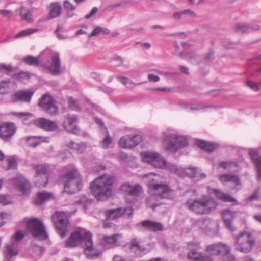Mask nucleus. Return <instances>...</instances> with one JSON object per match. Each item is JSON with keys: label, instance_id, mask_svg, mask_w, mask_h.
<instances>
[{"label": "nucleus", "instance_id": "6ab92c4d", "mask_svg": "<svg viewBox=\"0 0 261 261\" xmlns=\"http://www.w3.org/2000/svg\"><path fill=\"white\" fill-rule=\"evenodd\" d=\"M14 187L23 194H28L30 192L29 184L27 179L21 175H17L12 179Z\"/></svg>", "mask_w": 261, "mask_h": 261}, {"label": "nucleus", "instance_id": "603ef678", "mask_svg": "<svg viewBox=\"0 0 261 261\" xmlns=\"http://www.w3.org/2000/svg\"><path fill=\"white\" fill-rule=\"evenodd\" d=\"M11 202V198L10 196L7 195H0V204L6 205Z\"/></svg>", "mask_w": 261, "mask_h": 261}, {"label": "nucleus", "instance_id": "f257e3e1", "mask_svg": "<svg viewBox=\"0 0 261 261\" xmlns=\"http://www.w3.org/2000/svg\"><path fill=\"white\" fill-rule=\"evenodd\" d=\"M81 244L83 245L85 254L89 259L95 258L100 254L93 246L92 234L83 229H79L72 233L65 241V245L66 247L72 248Z\"/></svg>", "mask_w": 261, "mask_h": 261}, {"label": "nucleus", "instance_id": "79ce46f5", "mask_svg": "<svg viewBox=\"0 0 261 261\" xmlns=\"http://www.w3.org/2000/svg\"><path fill=\"white\" fill-rule=\"evenodd\" d=\"M21 223L25 224L27 230L33 235V217L25 218Z\"/></svg>", "mask_w": 261, "mask_h": 261}, {"label": "nucleus", "instance_id": "052dcab7", "mask_svg": "<svg viewBox=\"0 0 261 261\" xmlns=\"http://www.w3.org/2000/svg\"><path fill=\"white\" fill-rule=\"evenodd\" d=\"M246 85L254 91H256L259 89L257 84L254 82L248 81L246 82Z\"/></svg>", "mask_w": 261, "mask_h": 261}, {"label": "nucleus", "instance_id": "a19ab883", "mask_svg": "<svg viewBox=\"0 0 261 261\" xmlns=\"http://www.w3.org/2000/svg\"><path fill=\"white\" fill-rule=\"evenodd\" d=\"M20 15L22 19L27 22H30L31 20V13L27 9L22 7L20 9Z\"/></svg>", "mask_w": 261, "mask_h": 261}, {"label": "nucleus", "instance_id": "bb28decb", "mask_svg": "<svg viewBox=\"0 0 261 261\" xmlns=\"http://www.w3.org/2000/svg\"><path fill=\"white\" fill-rule=\"evenodd\" d=\"M32 92L20 91L15 92L12 97L14 102H29L31 100Z\"/></svg>", "mask_w": 261, "mask_h": 261}, {"label": "nucleus", "instance_id": "b1692460", "mask_svg": "<svg viewBox=\"0 0 261 261\" xmlns=\"http://www.w3.org/2000/svg\"><path fill=\"white\" fill-rule=\"evenodd\" d=\"M249 154L256 167L258 180L261 181V156L256 150L249 149Z\"/></svg>", "mask_w": 261, "mask_h": 261}, {"label": "nucleus", "instance_id": "9d476101", "mask_svg": "<svg viewBox=\"0 0 261 261\" xmlns=\"http://www.w3.org/2000/svg\"><path fill=\"white\" fill-rule=\"evenodd\" d=\"M45 54L48 55L50 61L43 65L44 69L53 75H58L61 72V60L58 53L52 52L49 50L45 51Z\"/></svg>", "mask_w": 261, "mask_h": 261}, {"label": "nucleus", "instance_id": "423d86ee", "mask_svg": "<svg viewBox=\"0 0 261 261\" xmlns=\"http://www.w3.org/2000/svg\"><path fill=\"white\" fill-rule=\"evenodd\" d=\"M255 243L253 236L249 232L243 231L236 236L234 246L236 250L247 253L251 251Z\"/></svg>", "mask_w": 261, "mask_h": 261}, {"label": "nucleus", "instance_id": "f704fd0d", "mask_svg": "<svg viewBox=\"0 0 261 261\" xmlns=\"http://www.w3.org/2000/svg\"><path fill=\"white\" fill-rule=\"evenodd\" d=\"M220 180L222 182H231L235 185H240V180L238 177L234 175L224 174L220 177Z\"/></svg>", "mask_w": 261, "mask_h": 261}, {"label": "nucleus", "instance_id": "4be33fe9", "mask_svg": "<svg viewBox=\"0 0 261 261\" xmlns=\"http://www.w3.org/2000/svg\"><path fill=\"white\" fill-rule=\"evenodd\" d=\"M16 130V127L13 123H4L0 125V138L7 140L11 138Z\"/></svg>", "mask_w": 261, "mask_h": 261}, {"label": "nucleus", "instance_id": "393cba45", "mask_svg": "<svg viewBox=\"0 0 261 261\" xmlns=\"http://www.w3.org/2000/svg\"><path fill=\"white\" fill-rule=\"evenodd\" d=\"M18 246L16 244L9 242L7 243L4 251L6 259L8 261H10L13 257L16 256L18 252Z\"/></svg>", "mask_w": 261, "mask_h": 261}, {"label": "nucleus", "instance_id": "774afa93", "mask_svg": "<svg viewBox=\"0 0 261 261\" xmlns=\"http://www.w3.org/2000/svg\"><path fill=\"white\" fill-rule=\"evenodd\" d=\"M114 61L116 62V65L118 66L123 65V59L119 56H116L114 57Z\"/></svg>", "mask_w": 261, "mask_h": 261}, {"label": "nucleus", "instance_id": "37998d69", "mask_svg": "<svg viewBox=\"0 0 261 261\" xmlns=\"http://www.w3.org/2000/svg\"><path fill=\"white\" fill-rule=\"evenodd\" d=\"M201 255V254L195 251L190 250V252L188 254L187 257L189 259L193 261H200Z\"/></svg>", "mask_w": 261, "mask_h": 261}, {"label": "nucleus", "instance_id": "6e6d98bb", "mask_svg": "<svg viewBox=\"0 0 261 261\" xmlns=\"http://www.w3.org/2000/svg\"><path fill=\"white\" fill-rule=\"evenodd\" d=\"M184 15L190 18H194L198 17L197 13L190 9L183 10Z\"/></svg>", "mask_w": 261, "mask_h": 261}, {"label": "nucleus", "instance_id": "864d4df0", "mask_svg": "<svg viewBox=\"0 0 261 261\" xmlns=\"http://www.w3.org/2000/svg\"><path fill=\"white\" fill-rule=\"evenodd\" d=\"M129 3L128 0H121L120 2L113 4L110 6L111 8H123L126 7Z\"/></svg>", "mask_w": 261, "mask_h": 261}, {"label": "nucleus", "instance_id": "49530a36", "mask_svg": "<svg viewBox=\"0 0 261 261\" xmlns=\"http://www.w3.org/2000/svg\"><path fill=\"white\" fill-rule=\"evenodd\" d=\"M13 77L18 81H23L26 79H29L30 78V75L28 72H21L19 73L15 74L13 75Z\"/></svg>", "mask_w": 261, "mask_h": 261}, {"label": "nucleus", "instance_id": "338daca9", "mask_svg": "<svg viewBox=\"0 0 261 261\" xmlns=\"http://www.w3.org/2000/svg\"><path fill=\"white\" fill-rule=\"evenodd\" d=\"M258 194L259 189H257V190H255L252 194H251L249 197H248V200L249 201H251L255 199H257L258 198Z\"/></svg>", "mask_w": 261, "mask_h": 261}, {"label": "nucleus", "instance_id": "7ed1b4c3", "mask_svg": "<svg viewBox=\"0 0 261 261\" xmlns=\"http://www.w3.org/2000/svg\"><path fill=\"white\" fill-rule=\"evenodd\" d=\"M114 177L109 174L101 175L90 184V191L96 199L104 201L109 198L112 193Z\"/></svg>", "mask_w": 261, "mask_h": 261}, {"label": "nucleus", "instance_id": "412c9836", "mask_svg": "<svg viewBox=\"0 0 261 261\" xmlns=\"http://www.w3.org/2000/svg\"><path fill=\"white\" fill-rule=\"evenodd\" d=\"M121 189L126 195L133 198L139 196L142 193V187L138 184L125 183L122 186Z\"/></svg>", "mask_w": 261, "mask_h": 261}, {"label": "nucleus", "instance_id": "f8f14e48", "mask_svg": "<svg viewBox=\"0 0 261 261\" xmlns=\"http://www.w3.org/2000/svg\"><path fill=\"white\" fill-rule=\"evenodd\" d=\"M55 216L57 218L55 225L58 233L61 237L64 238L69 231L67 215L64 212H58L56 213Z\"/></svg>", "mask_w": 261, "mask_h": 261}, {"label": "nucleus", "instance_id": "a211bd4d", "mask_svg": "<svg viewBox=\"0 0 261 261\" xmlns=\"http://www.w3.org/2000/svg\"><path fill=\"white\" fill-rule=\"evenodd\" d=\"M34 124L38 128L45 130L53 132L58 128V125L56 121L44 118H39L34 120Z\"/></svg>", "mask_w": 261, "mask_h": 261}, {"label": "nucleus", "instance_id": "f3484780", "mask_svg": "<svg viewBox=\"0 0 261 261\" xmlns=\"http://www.w3.org/2000/svg\"><path fill=\"white\" fill-rule=\"evenodd\" d=\"M48 237L43 222L38 219L34 218V238L38 240H44Z\"/></svg>", "mask_w": 261, "mask_h": 261}, {"label": "nucleus", "instance_id": "4d7b16f0", "mask_svg": "<svg viewBox=\"0 0 261 261\" xmlns=\"http://www.w3.org/2000/svg\"><path fill=\"white\" fill-rule=\"evenodd\" d=\"M188 247L190 250L195 251L200 248V243L196 241H192L188 244Z\"/></svg>", "mask_w": 261, "mask_h": 261}, {"label": "nucleus", "instance_id": "39448f33", "mask_svg": "<svg viewBox=\"0 0 261 261\" xmlns=\"http://www.w3.org/2000/svg\"><path fill=\"white\" fill-rule=\"evenodd\" d=\"M187 145V139L183 136L171 133L164 134L163 145L166 150L174 152Z\"/></svg>", "mask_w": 261, "mask_h": 261}, {"label": "nucleus", "instance_id": "a878e982", "mask_svg": "<svg viewBox=\"0 0 261 261\" xmlns=\"http://www.w3.org/2000/svg\"><path fill=\"white\" fill-rule=\"evenodd\" d=\"M236 216V213L230 210H226L223 212L222 217L226 227L231 231L236 230L235 227L232 225L231 222Z\"/></svg>", "mask_w": 261, "mask_h": 261}, {"label": "nucleus", "instance_id": "2eb2a0df", "mask_svg": "<svg viewBox=\"0 0 261 261\" xmlns=\"http://www.w3.org/2000/svg\"><path fill=\"white\" fill-rule=\"evenodd\" d=\"M133 212L132 206L109 210L106 212V218L109 220H113L123 215L130 217L133 215Z\"/></svg>", "mask_w": 261, "mask_h": 261}, {"label": "nucleus", "instance_id": "7c9ffc66", "mask_svg": "<svg viewBox=\"0 0 261 261\" xmlns=\"http://www.w3.org/2000/svg\"><path fill=\"white\" fill-rule=\"evenodd\" d=\"M196 145L208 152H213L218 147V146L214 143L200 140H196Z\"/></svg>", "mask_w": 261, "mask_h": 261}, {"label": "nucleus", "instance_id": "e433bc0d", "mask_svg": "<svg viewBox=\"0 0 261 261\" xmlns=\"http://www.w3.org/2000/svg\"><path fill=\"white\" fill-rule=\"evenodd\" d=\"M25 235V232L18 230L11 236L10 242L18 246L19 242L24 238Z\"/></svg>", "mask_w": 261, "mask_h": 261}, {"label": "nucleus", "instance_id": "13d9d810", "mask_svg": "<svg viewBox=\"0 0 261 261\" xmlns=\"http://www.w3.org/2000/svg\"><path fill=\"white\" fill-rule=\"evenodd\" d=\"M186 107L192 110H198L202 108L201 105L196 103H188L186 105Z\"/></svg>", "mask_w": 261, "mask_h": 261}, {"label": "nucleus", "instance_id": "c03bdc74", "mask_svg": "<svg viewBox=\"0 0 261 261\" xmlns=\"http://www.w3.org/2000/svg\"><path fill=\"white\" fill-rule=\"evenodd\" d=\"M49 138L47 137L34 136V147L42 142H48Z\"/></svg>", "mask_w": 261, "mask_h": 261}, {"label": "nucleus", "instance_id": "9b49d317", "mask_svg": "<svg viewBox=\"0 0 261 261\" xmlns=\"http://www.w3.org/2000/svg\"><path fill=\"white\" fill-rule=\"evenodd\" d=\"M38 105L50 115L56 116L59 113L58 107L56 105L55 101L48 94L43 95L40 98Z\"/></svg>", "mask_w": 261, "mask_h": 261}, {"label": "nucleus", "instance_id": "72a5a7b5", "mask_svg": "<svg viewBox=\"0 0 261 261\" xmlns=\"http://www.w3.org/2000/svg\"><path fill=\"white\" fill-rule=\"evenodd\" d=\"M214 223L208 219L199 220L197 222L198 226L204 232H207L212 230Z\"/></svg>", "mask_w": 261, "mask_h": 261}, {"label": "nucleus", "instance_id": "ea45409f", "mask_svg": "<svg viewBox=\"0 0 261 261\" xmlns=\"http://www.w3.org/2000/svg\"><path fill=\"white\" fill-rule=\"evenodd\" d=\"M218 243L208 245L206 251L212 255H218Z\"/></svg>", "mask_w": 261, "mask_h": 261}, {"label": "nucleus", "instance_id": "473e14b6", "mask_svg": "<svg viewBox=\"0 0 261 261\" xmlns=\"http://www.w3.org/2000/svg\"><path fill=\"white\" fill-rule=\"evenodd\" d=\"M116 79L117 80L120 82L122 84L124 85L126 87L132 89L134 88L137 85H139L143 83H139L138 84H135L130 79H128V77L124 76H117L116 77Z\"/></svg>", "mask_w": 261, "mask_h": 261}, {"label": "nucleus", "instance_id": "69168bd1", "mask_svg": "<svg viewBox=\"0 0 261 261\" xmlns=\"http://www.w3.org/2000/svg\"><path fill=\"white\" fill-rule=\"evenodd\" d=\"M11 70L12 67L10 65H7L5 64H2L0 65V71H3L8 73L9 72L11 71Z\"/></svg>", "mask_w": 261, "mask_h": 261}, {"label": "nucleus", "instance_id": "09e8293b", "mask_svg": "<svg viewBox=\"0 0 261 261\" xmlns=\"http://www.w3.org/2000/svg\"><path fill=\"white\" fill-rule=\"evenodd\" d=\"M111 138L109 134H107V135L103 139L100 144L102 148L103 149H107L109 147V145L111 144Z\"/></svg>", "mask_w": 261, "mask_h": 261}, {"label": "nucleus", "instance_id": "c756f323", "mask_svg": "<svg viewBox=\"0 0 261 261\" xmlns=\"http://www.w3.org/2000/svg\"><path fill=\"white\" fill-rule=\"evenodd\" d=\"M48 9L49 10V17L50 19L57 17L62 12V7L58 2L51 3L48 7Z\"/></svg>", "mask_w": 261, "mask_h": 261}, {"label": "nucleus", "instance_id": "1a4fd4ad", "mask_svg": "<svg viewBox=\"0 0 261 261\" xmlns=\"http://www.w3.org/2000/svg\"><path fill=\"white\" fill-rule=\"evenodd\" d=\"M141 160L154 168L162 169L167 164L165 159L159 153L155 152L144 151L140 153Z\"/></svg>", "mask_w": 261, "mask_h": 261}, {"label": "nucleus", "instance_id": "0e129e2a", "mask_svg": "<svg viewBox=\"0 0 261 261\" xmlns=\"http://www.w3.org/2000/svg\"><path fill=\"white\" fill-rule=\"evenodd\" d=\"M44 251V249L39 245L34 244V253L35 252L37 255H41Z\"/></svg>", "mask_w": 261, "mask_h": 261}, {"label": "nucleus", "instance_id": "f03ea898", "mask_svg": "<svg viewBox=\"0 0 261 261\" xmlns=\"http://www.w3.org/2000/svg\"><path fill=\"white\" fill-rule=\"evenodd\" d=\"M148 182V191L151 196L147 198L148 206L154 208L157 204L152 202L154 199H171L173 197V191L166 184L157 183L159 176L154 174H148L145 176Z\"/></svg>", "mask_w": 261, "mask_h": 261}, {"label": "nucleus", "instance_id": "aec40b11", "mask_svg": "<svg viewBox=\"0 0 261 261\" xmlns=\"http://www.w3.org/2000/svg\"><path fill=\"white\" fill-rule=\"evenodd\" d=\"M136 227L140 231L146 229L153 232H156L161 231L163 229V226L161 223L150 220L142 221L136 225Z\"/></svg>", "mask_w": 261, "mask_h": 261}, {"label": "nucleus", "instance_id": "a18cd8bd", "mask_svg": "<svg viewBox=\"0 0 261 261\" xmlns=\"http://www.w3.org/2000/svg\"><path fill=\"white\" fill-rule=\"evenodd\" d=\"M91 203V200L86 196H82L78 201V204L83 207L85 209L88 208Z\"/></svg>", "mask_w": 261, "mask_h": 261}, {"label": "nucleus", "instance_id": "dca6fc26", "mask_svg": "<svg viewBox=\"0 0 261 261\" xmlns=\"http://www.w3.org/2000/svg\"><path fill=\"white\" fill-rule=\"evenodd\" d=\"M77 118L75 115H67L64 116V120L62 126L67 131L77 134L79 132V128L77 125Z\"/></svg>", "mask_w": 261, "mask_h": 261}, {"label": "nucleus", "instance_id": "5fc2aeb1", "mask_svg": "<svg viewBox=\"0 0 261 261\" xmlns=\"http://www.w3.org/2000/svg\"><path fill=\"white\" fill-rule=\"evenodd\" d=\"M219 166L223 169H227L237 166V164L234 162L231 161L221 162L220 163Z\"/></svg>", "mask_w": 261, "mask_h": 261}, {"label": "nucleus", "instance_id": "3c124183", "mask_svg": "<svg viewBox=\"0 0 261 261\" xmlns=\"http://www.w3.org/2000/svg\"><path fill=\"white\" fill-rule=\"evenodd\" d=\"M236 31L239 33H247L249 32V27L247 24H238L236 28Z\"/></svg>", "mask_w": 261, "mask_h": 261}, {"label": "nucleus", "instance_id": "e2e57ef3", "mask_svg": "<svg viewBox=\"0 0 261 261\" xmlns=\"http://www.w3.org/2000/svg\"><path fill=\"white\" fill-rule=\"evenodd\" d=\"M68 104L69 107L71 108L72 110H77V106L76 105V102L75 100H74L72 98H69L68 99Z\"/></svg>", "mask_w": 261, "mask_h": 261}, {"label": "nucleus", "instance_id": "6e6552de", "mask_svg": "<svg viewBox=\"0 0 261 261\" xmlns=\"http://www.w3.org/2000/svg\"><path fill=\"white\" fill-rule=\"evenodd\" d=\"M167 168L170 172L180 177L187 176L191 178H195L197 180L203 179L206 177L205 174L199 173L196 168L190 167L187 168H183L178 167L173 164H169L167 165Z\"/></svg>", "mask_w": 261, "mask_h": 261}, {"label": "nucleus", "instance_id": "680f3d73", "mask_svg": "<svg viewBox=\"0 0 261 261\" xmlns=\"http://www.w3.org/2000/svg\"><path fill=\"white\" fill-rule=\"evenodd\" d=\"M64 8L69 11H73L75 9V7L70 2L68 1H65L63 4Z\"/></svg>", "mask_w": 261, "mask_h": 261}, {"label": "nucleus", "instance_id": "4468645a", "mask_svg": "<svg viewBox=\"0 0 261 261\" xmlns=\"http://www.w3.org/2000/svg\"><path fill=\"white\" fill-rule=\"evenodd\" d=\"M48 167L45 165H38L35 167L36 176L35 177L36 184L38 186H45L48 182L47 173Z\"/></svg>", "mask_w": 261, "mask_h": 261}, {"label": "nucleus", "instance_id": "cd10ccee", "mask_svg": "<svg viewBox=\"0 0 261 261\" xmlns=\"http://www.w3.org/2000/svg\"><path fill=\"white\" fill-rule=\"evenodd\" d=\"M126 247L138 255H140L146 251V248L140 244L137 239L132 240L126 245Z\"/></svg>", "mask_w": 261, "mask_h": 261}, {"label": "nucleus", "instance_id": "bf43d9fd", "mask_svg": "<svg viewBox=\"0 0 261 261\" xmlns=\"http://www.w3.org/2000/svg\"><path fill=\"white\" fill-rule=\"evenodd\" d=\"M8 168L9 169H14L17 166V162L15 159L11 157L8 160Z\"/></svg>", "mask_w": 261, "mask_h": 261}, {"label": "nucleus", "instance_id": "58836bf2", "mask_svg": "<svg viewBox=\"0 0 261 261\" xmlns=\"http://www.w3.org/2000/svg\"><path fill=\"white\" fill-rule=\"evenodd\" d=\"M110 33V30L106 28H102L99 26L96 27L94 28L91 34L89 35V38L93 36L98 35L100 33L102 34H108Z\"/></svg>", "mask_w": 261, "mask_h": 261}, {"label": "nucleus", "instance_id": "5701e85b", "mask_svg": "<svg viewBox=\"0 0 261 261\" xmlns=\"http://www.w3.org/2000/svg\"><path fill=\"white\" fill-rule=\"evenodd\" d=\"M122 235L115 234L112 236H104L102 241L105 245L108 247H114L121 245L123 243Z\"/></svg>", "mask_w": 261, "mask_h": 261}, {"label": "nucleus", "instance_id": "de8ad7c7", "mask_svg": "<svg viewBox=\"0 0 261 261\" xmlns=\"http://www.w3.org/2000/svg\"><path fill=\"white\" fill-rule=\"evenodd\" d=\"M11 114L13 115L21 118L23 121L32 117V114L28 112H12Z\"/></svg>", "mask_w": 261, "mask_h": 261}, {"label": "nucleus", "instance_id": "2f4dec72", "mask_svg": "<svg viewBox=\"0 0 261 261\" xmlns=\"http://www.w3.org/2000/svg\"><path fill=\"white\" fill-rule=\"evenodd\" d=\"M66 146L69 149L76 151L79 153H83L86 148V145L85 143H76L72 141L67 143L66 144Z\"/></svg>", "mask_w": 261, "mask_h": 261}, {"label": "nucleus", "instance_id": "ddd939ff", "mask_svg": "<svg viewBox=\"0 0 261 261\" xmlns=\"http://www.w3.org/2000/svg\"><path fill=\"white\" fill-rule=\"evenodd\" d=\"M141 140L142 137L139 134L125 135L120 138L119 145L123 149H132L137 146Z\"/></svg>", "mask_w": 261, "mask_h": 261}, {"label": "nucleus", "instance_id": "20e7f679", "mask_svg": "<svg viewBox=\"0 0 261 261\" xmlns=\"http://www.w3.org/2000/svg\"><path fill=\"white\" fill-rule=\"evenodd\" d=\"M189 210L198 214H206L214 210L217 207L216 202L208 196H205L202 198L187 203Z\"/></svg>", "mask_w": 261, "mask_h": 261}, {"label": "nucleus", "instance_id": "c9c22d12", "mask_svg": "<svg viewBox=\"0 0 261 261\" xmlns=\"http://www.w3.org/2000/svg\"><path fill=\"white\" fill-rule=\"evenodd\" d=\"M214 192L216 196L219 199L223 200L224 201L233 202L236 201L235 199L231 197L229 195L225 194L220 191L215 189L214 190Z\"/></svg>", "mask_w": 261, "mask_h": 261}, {"label": "nucleus", "instance_id": "8fccbe9b", "mask_svg": "<svg viewBox=\"0 0 261 261\" xmlns=\"http://www.w3.org/2000/svg\"><path fill=\"white\" fill-rule=\"evenodd\" d=\"M33 33V29L29 28L25 30H23L17 34H16L14 36L15 38H18L19 37H24L28 35H30Z\"/></svg>", "mask_w": 261, "mask_h": 261}, {"label": "nucleus", "instance_id": "4c0bfd02", "mask_svg": "<svg viewBox=\"0 0 261 261\" xmlns=\"http://www.w3.org/2000/svg\"><path fill=\"white\" fill-rule=\"evenodd\" d=\"M218 255L224 256L231 251V248L225 244L218 243Z\"/></svg>", "mask_w": 261, "mask_h": 261}, {"label": "nucleus", "instance_id": "0eeeda50", "mask_svg": "<svg viewBox=\"0 0 261 261\" xmlns=\"http://www.w3.org/2000/svg\"><path fill=\"white\" fill-rule=\"evenodd\" d=\"M64 182V191L69 194H73L80 190L81 188V179L76 169L71 170L63 177Z\"/></svg>", "mask_w": 261, "mask_h": 261}, {"label": "nucleus", "instance_id": "c85d7f7f", "mask_svg": "<svg viewBox=\"0 0 261 261\" xmlns=\"http://www.w3.org/2000/svg\"><path fill=\"white\" fill-rule=\"evenodd\" d=\"M53 198L54 196L51 193L39 192L37 193L35 203L38 206H40Z\"/></svg>", "mask_w": 261, "mask_h": 261}]
</instances>
